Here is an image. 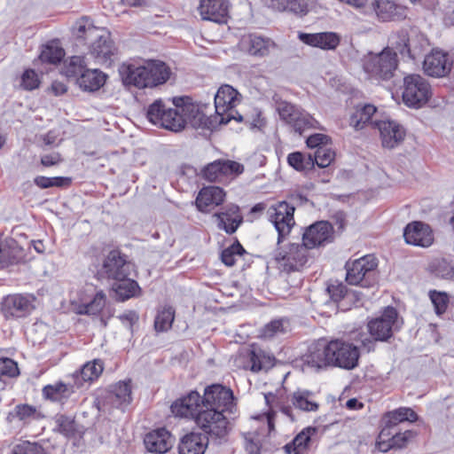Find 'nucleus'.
Wrapping results in <instances>:
<instances>
[{"instance_id":"obj_1","label":"nucleus","mask_w":454,"mask_h":454,"mask_svg":"<svg viewBox=\"0 0 454 454\" xmlns=\"http://www.w3.org/2000/svg\"><path fill=\"white\" fill-rule=\"evenodd\" d=\"M146 117L153 124L174 132L183 130L187 125L193 129L215 128L213 121L188 97L156 99L148 106Z\"/></svg>"},{"instance_id":"obj_2","label":"nucleus","mask_w":454,"mask_h":454,"mask_svg":"<svg viewBox=\"0 0 454 454\" xmlns=\"http://www.w3.org/2000/svg\"><path fill=\"white\" fill-rule=\"evenodd\" d=\"M122 80L139 89L153 88L165 83L170 77V68L162 61L149 60L142 66H122Z\"/></svg>"},{"instance_id":"obj_3","label":"nucleus","mask_w":454,"mask_h":454,"mask_svg":"<svg viewBox=\"0 0 454 454\" xmlns=\"http://www.w3.org/2000/svg\"><path fill=\"white\" fill-rule=\"evenodd\" d=\"M397 67V54L390 47H386L378 54L369 53L363 59L364 70L381 80L392 78Z\"/></svg>"},{"instance_id":"obj_4","label":"nucleus","mask_w":454,"mask_h":454,"mask_svg":"<svg viewBox=\"0 0 454 454\" xmlns=\"http://www.w3.org/2000/svg\"><path fill=\"white\" fill-rule=\"evenodd\" d=\"M230 415L218 410L202 408L196 416V424L211 437L222 439L228 434Z\"/></svg>"},{"instance_id":"obj_5","label":"nucleus","mask_w":454,"mask_h":454,"mask_svg":"<svg viewBox=\"0 0 454 454\" xmlns=\"http://www.w3.org/2000/svg\"><path fill=\"white\" fill-rule=\"evenodd\" d=\"M431 97V87L419 74H409L403 79V100L408 106L420 107Z\"/></svg>"},{"instance_id":"obj_6","label":"nucleus","mask_w":454,"mask_h":454,"mask_svg":"<svg viewBox=\"0 0 454 454\" xmlns=\"http://www.w3.org/2000/svg\"><path fill=\"white\" fill-rule=\"evenodd\" d=\"M274 260L282 271H299L308 261L307 249L302 244H289L276 250Z\"/></svg>"},{"instance_id":"obj_7","label":"nucleus","mask_w":454,"mask_h":454,"mask_svg":"<svg viewBox=\"0 0 454 454\" xmlns=\"http://www.w3.org/2000/svg\"><path fill=\"white\" fill-rule=\"evenodd\" d=\"M328 352L332 366L352 370L358 364L360 352L353 343L339 339L332 340L328 342Z\"/></svg>"},{"instance_id":"obj_8","label":"nucleus","mask_w":454,"mask_h":454,"mask_svg":"<svg viewBox=\"0 0 454 454\" xmlns=\"http://www.w3.org/2000/svg\"><path fill=\"white\" fill-rule=\"evenodd\" d=\"M202 408L218 410L228 415L237 410L232 391L222 385H212L205 389Z\"/></svg>"},{"instance_id":"obj_9","label":"nucleus","mask_w":454,"mask_h":454,"mask_svg":"<svg viewBox=\"0 0 454 454\" xmlns=\"http://www.w3.org/2000/svg\"><path fill=\"white\" fill-rule=\"evenodd\" d=\"M377 260L373 255L368 254L346 263V280L350 285H359L364 281V286L368 285V279L374 275L377 268Z\"/></svg>"},{"instance_id":"obj_10","label":"nucleus","mask_w":454,"mask_h":454,"mask_svg":"<svg viewBox=\"0 0 454 454\" xmlns=\"http://www.w3.org/2000/svg\"><path fill=\"white\" fill-rule=\"evenodd\" d=\"M277 109L281 120L293 127L300 135L307 129L315 128L317 123L309 114L290 103L281 102Z\"/></svg>"},{"instance_id":"obj_11","label":"nucleus","mask_w":454,"mask_h":454,"mask_svg":"<svg viewBox=\"0 0 454 454\" xmlns=\"http://www.w3.org/2000/svg\"><path fill=\"white\" fill-rule=\"evenodd\" d=\"M34 298L23 294H9L0 302V311L5 319L21 318L34 309Z\"/></svg>"},{"instance_id":"obj_12","label":"nucleus","mask_w":454,"mask_h":454,"mask_svg":"<svg viewBox=\"0 0 454 454\" xmlns=\"http://www.w3.org/2000/svg\"><path fill=\"white\" fill-rule=\"evenodd\" d=\"M270 221L274 224L278 231V244L287 236L294 225V207L282 201L272 206L268 210Z\"/></svg>"},{"instance_id":"obj_13","label":"nucleus","mask_w":454,"mask_h":454,"mask_svg":"<svg viewBox=\"0 0 454 454\" xmlns=\"http://www.w3.org/2000/svg\"><path fill=\"white\" fill-rule=\"evenodd\" d=\"M453 67L451 56L439 49H434L427 54L423 62V70L428 76L442 78L447 76Z\"/></svg>"},{"instance_id":"obj_14","label":"nucleus","mask_w":454,"mask_h":454,"mask_svg":"<svg viewBox=\"0 0 454 454\" xmlns=\"http://www.w3.org/2000/svg\"><path fill=\"white\" fill-rule=\"evenodd\" d=\"M239 92L230 85L221 86L215 96L216 116L215 121L219 124L228 123L232 115L229 113L235 106Z\"/></svg>"},{"instance_id":"obj_15","label":"nucleus","mask_w":454,"mask_h":454,"mask_svg":"<svg viewBox=\"0 0 454 454\" xmlns=\"http://www.w3.org/2000/svg\"><path fill=\"white\" fill-rule=\"evenodd\" d=\"M132 264L117 250L109 252L103 262L101 272L107 278L116 281L129 277Z\"/></svg>"},{"instance_id":"obj_16","label":"nucleus","mask_w":454,"mask_h":454,"mask_svg":"<svg viewBox=\"0 0 454 454\" xmlns=\"http://www.w3.org/2000/svg\"><path fill=\"white\" fill-rule=\"evenodd\" d=\"M243 171L244 166L237 161L218 160L207 164L201 170V175L209 182H217L231 175L238 176Z\"/></svg>"},{"instance_id":"obj_17","label":"nucleus","mask_w":454,"mask_h":454,"mask_svg":"<svg viewBox=\"0 0 454 454\" xmlns=\"http://www.w3.org/2000/svg\"><path fill=\"white\" fill-rule=\"evenodd\" d=\"M333 236V228L328 222H317L303 233L302 245L306 249H312L331 242Z\"/></svg>"},{"instance_id":"obj_18","label":"nucleus","mask_w":454,"mask_h":454,"mask_svg":"<svg viewBox=\"0 0 454 454\" xmlns=\"http://www.w3.org/2000/svg\"><path fill=\"white\" fill-rule=\"evenodd\" d=\"M397 312L392 307H387L381 317L368 323L370 334L375 340H387L391 337L393 327L396 322Z\"/></svg>"},{"instance_id":"obj_19","label":"nucleus","mask_w":454,"mask_h":454,"mask_svg":"<svg viewBox=\"0 0 454 454\" xmlns=\"http://www.w3.org/2000/svg\"><path fill=\"white\" fill-rule=\"evenodd\" d=\"M88 47L90 55L94 58L96 64L101 66H110L117 51L107 29L106 35L93 40Z\"/></svg>"},{"instance_id":"obj_20","label":"nucleus","mask_w":454,"mask_h":454,"mask_svg":"<svg viewBox=\"0 0 454 454\" xmlns=\"http://www.w3.org/2000/svg\"><path fill=\"white\" fill-rule=\"evenodd\" d=\"M403 237L410 245L428 247L434 242V234L428 224L415 221L404 228Z\"/></svg>"},{"instance_id":"obj_21","label":"nucleus","mask_w":454,"mask_h":454,"mask_svg":"<svg viewBox=\"0 0 454 454\" xmlns=\"http://www.w3.org/2000/svg\"><path fill=\"white\" fill-rule=\"evenodd\" d=\"M371 7L380 21L398 20L406 17V8L395 0H373Z\"/></svg>"},{"instance_id":"obj_22","label":"nucleus","mask_w":454,"mask_h":454,"mask_svg":"<svg viewBox=\"0 0 454 454\" xmlns=\"http://www.w3.org/2000/svg\"><path fill=\"white\" fill-rule=\"evenodd\" d=\"M375 127L379 129L382 145L392 149L399 145L405 137V130L397 122L385 120L375 121Z\"/></svg>"},{"instance_id":"obj_23","label":"nucleus","mask_w":454,"mask_h":454,"mask_svg":"<svg viewBox=\"0 0 454 454\" xmlns=\"http://www.w3.org/2000/svg\"><path fill=\"white\" fill-rule=\"evenodd\" d=\"M72 33L76 40L88 45L93 40L101 39L102 36L106 35V29L96 27L88 17H82L74 24Z\"/></svg>"},{"instance_id":"obj_24","label":"nucleus","mask_w":454,"mask_h":454,"mask_svg":"<svg viewBox=\"0 0 454 454\" xmlns=\"http://www.w3.org/2000/svg\"><path fill=\"white\" fill-rule=\"evenodd\" d=\"M201 18L215 23H225L229 12L227 0H201L199 6Z\"/></svg>"},{"instance_id":"obj_25","label":"nucleus","mask_w":454,"mask_h":454,"mask_svg":"<svg viewBox=\"0 0 454 454\" xmlns=\"http://www.w3.org/2000/svg\"><path fill=\"white\" fill-rule=\"evenodd\" d=\"M298 38L307 45L324 51L335 50L340 43V36L334 32L299 33Z\"/></svg>"},{"instance_id":"obj_26","label":"nucleus","mask_w":454,"mask_h":454,"mask_svg":"<svg viewBox=\"0 0 454 454\" xmlns=\"http://www.w3.org/2000/svg\"><path fill=\"white\" fill-rule=\"evenodd\" d=\"M225 196L223 189L218 186H207L200 191L196 198V206L200 212H210L224 201Z\"/></svg>"},{"instance_id":"obj_27","label":"nucleus","mask_w":454,"mask_h":454,"mask_svg":"<svg viewBox=\"0 0 454 454\" xmlns=\"http://www.w3.org/2000/svg\"><path fill=\"white\" fill-rule=\"evenodd\" d=\"M144 442L150 452L162 454L172 448L174 438L168 430L160 428L148 433Z\"/></svg>"},{"instance_id":"obj_28","label":"nucleus","mask_w":454,"mask_h":454,"mask_svg":"<svg viewBox=\"0 0 454 454\" xmlns=\"http://www.w3.org/2000/svg\"><path fill=\"white\" fill-rule=\"evenodd\" d=\"M202 409V402L200 403V395L196 391L190 392L185 397L176 401L171 405V410L174 414L180 417L194 418L200 410Z\"/></svg>"},{"instance_id":"obj_29","label":"nucleus","mask_w":454,"mask_h":454,"mask_svg":"<svg viewBox=\"0 0 454 454\" xmlns=\"http://www.w3.org/2000/svg\"><path fill=\"white\" fill-rule=\"evenodd\" d=\"M24 255L23 248L15 239L12 238L0 239V267L17 264L23 260Z\"/></svg>"},{"instance_id":"obj_30","label":"nucleus","mask_w":454,"mask_h":454,"mask_svg":"<svg viewBox=\"0 0 454 454\" xmlns=\"http://www.w3.org/2000/svg\"><path fill=\"white\" fill-rule=\"evenodd\" d=\"M239 207L236 205H229L224 211L215 213L214 217L217 220L219 229L227 233H234L242 222V216L239 214Z\"/></svg>"},{"instance_id":"obj_31","label":"nucleus","mask_w":454,"mask_h":454,"mask_svg":"<svg viewBox=\"0 0 454 454\" xmlns=\"http://www.w3.org/2000/svg\"><path fill=\"white\" fill-rule=\"evenodd\" d=\"M207 446V438L200 433L185 434L178 444L179 454H204Z\"/></svg>"},{"instance_id":"obj_32","label":"nucleus","mask_w":454,"mask_h":454,"mask_svg":"<svg viewBox=\"0 0 454 454\" xmlns=\"http://www.w3.org/2000/svg\"><path fill=\"white\" fill-rule=\"evenodd\" d=\"M112 288L114 292L116 300L120 301H124L134 297H139L142 294V289L138 283L129 277L114 281Z\"/></svg>"},{"instance_id":"obj_33","label":"nucleus","mask_w":454,"mask_h":454,"mask_svg":"<svg viewBox=\"0 0 454 454\" xmlns=\"http://www.w3.org/2000/svg\"><path fill=\"white\" fill-rule=\"evenodd\" d=\"M106 80V74L102 71L97 68H88L77 78V83L82 90L93 92L99 90L105 84Z\"/></svg>"},{"instance_id":"obj_34","label":"nucleus","mask_w":454,"mask_h":454,"mask_svg":"<svg viewBox=\"0 0 454 454\" xmlns=\"http://www.w3.org/2000/svg\"><path fill=\"white\" fill-rule=\"evenodd\" d=\"M108 399L116 408L129 405L132 401L130 380L120 381L112 386Z\"/></svg>"},{"instance_id":"obj_35","label":"nucleus","mask_w":454,"mask_h":454,"mask_svg":"<svg viewBox=\"0 0 454 454\" xmlns=\"http://www.w3.org/2000/svg\"><path fill=\"white\" fill-rule=\"evenodd\" d=\"M271 46H273V43L270 39L256 35H249L241 41L242 49L254 56L262 57L267 55Z\"/></svg>"},{"instance_id":"obj_36","label":"nucleus","mask_w":454,"mask_h":454,"mask_svg":"<svg viewBox=\"0 0 454 454\" xmlns=\"http://www.w3.org/2000/svg\"><path fill=\"white\" fill-rule=\"evenodd\" d=\"M376 113V107L373 105H364L357 106L349 119V124L355 129H364L366 124L375 126V122H371L372 115Z\"/></svg>"},{"instance_id":"obj_37","label":"nucleus","mask_w":454,"mask_h":454,"mask_svg":"<svg viewBox=\"0 0 454 454\" xmlns=\"http://www.w3.org/2000/svg\"><path fill=\"white\" fill-rule=\"evenodd\" d=\"M328 343L326 345L317 344L311 348L306 357V363L311 367L320 369L332 365L331 356L328 354Z\"/></svg>"},{"instance_id":"obj_38","label":"nucleus","mask_w":454,"mask_h":454,"mask_svg":"<svg viewBox=\"0 0 454 454\" xmlns=\"http://www.w3.org/2000/svg\"><path fill=\"white\" fill-rule=\"evenodd\" d=\"M294 407L303 411H317L319 404L315 401L312 392L305 389H298L292 395Z\"/></svg>"},{"instance_id":"obj_39","label":"nucleus","mask_w":454,"mask_h":454,"mask_svg":"<svg viewBox=\"0 0 454 454\" xmlns=\"http://www.w3.org/2000/svg\"><path fill=\"white\" fill-rule=\"evenodd\" d=\"M65 55L63 48L58 41H51L42 47L39 55L40 61L56 65L59 63Z\"/></svg>"},{"instance_id":"obj_40","label":"nucleus","mask_w":454,"mask_h":454,"mask_svg":"<svg viewBox=\"0 0 454 454\" xmlns=\"http://www.w3.org/2000/svg\"><path fill=\"white\" fill-rule=\"evenodd\" d=\"M175 318V309L168 306L159 310L154 320V328L157 332H166L171 328Z\"/></svg>"},{"instance_id":"obj_41","label":"nucleus","mask_w":454,"mask_h":454,"mask_svg":"<svg viewBox=\"0 0 454 454\" xmlns=\"http://www.w3.org/2000/svg\"><path fill=\"white\" fill-rule=\"evenodd\" d=\"M310 428L301 432L291 443L285 446L286 452L287 454H302L310 442Z\"/></svg>"},{"instance_id":"obj_42","label":"nucleus","mask_w":454,"mask_h":454,"mask_svg":"<svg viewBox=\"0 0 454 454\" xmlns=\"http://www.w3.org/2000/svg\"><path fill=\"white\" fill-rule=\"evenodd\" d=\"M287 161L290 166L298 171L309 170L314 167L312 155H305L299 152L290 153L287 157Z\"/></svg>"},{"instance_id":"obj_43","label":"nucleus","mask_w":454,"mask_h":454,"mask_svg":"<svg viewBox=\"0 0 454 454\" xmlns=\"http://www.w3.org/2000/svg\"><path fill=\"white\" fill-rule=\"evenodd\" d=\"M103 370V362L100 359H94L82 366L80 375L84 381H92L99 377Z\"/></svg>"},{"instance_id":"obj_44","label":"nucleus","mask_w":454,"mask_h":454,"mask_svg":"<svg viewBox=\"0 0 454 454\" xmlns=\"http://www.w3.org/2000/svg\"><path fill=\"white\" fill-rule=\"evenodd\" d=\"M430 270L435 276L444 279H454V266L444 259H436L430 263Z\"/></svg>"},{"instance_id":"obj_45","label":"nucleus","mask_w":454,"mask_h":454,"mask_svg":"<svg viewBox=\"0 0 454 454\" xmlns=\"http://www.w3.org/2000/svg\"><path fill=\"white\" fill-rule=\"evenodd\" d=\"M87 69L84 57L73 56L66 66V74L68 77H80Z\"/></svg>"},{"instance_id":"obj_46","label":"nucleus","mask_w":454,"mask_h":454,"mask_svg":"<svg viewBox=\"0 0 454 454\" xmlns=\"http://www.w3.org/2000/svg\"><path fill=\"white\" fill-rule=\"evenodd\" d=\"M334 152L326 146H320L317 149L312 158L314 160V165L317 164L319 168L328 167L334 160Z\"/></svg>"},{"instance_id":"obj_47","label":"nucleus","mask_w":454,"mask_h":454,"mask_svg":"<svg viewBox=\"0 0 454 454\" xmlns=\"http://www.w3.org/2000/svg\"><path fill=\"white\" fill-rule=\"evenodd\" d=\"M389 46L392 51H398L401 54L406 53L410 39L405 31H399L390 35Z\"/></svg>"},{"instance_id":"obj_48","label":"nucleus","mask_w":454,"mask_h":454,"mask_svg":"<svg viewBox=\"0 0 454 454\" xmlns=\"http://www.w3.org/2000/svg\"><path fill=\"white\" fill-rule=\"evenodd\" d=\"M389 422L397 424L403 421L417 420V414L410 408H399L388 413Z\"/></svg>"},{"instance_id":"obj_49","label":"nucleus","mask_w":454,"mask_h":454,"mask_svg":"<svg viewBox=\"0 0 454 454\" xmlns=\"http://www.w3.org/2000/svg\"><path fill=\"white\" fill-rule=\"evenodd\" d=\"M12 454H46V451L39 443L25 441L13 447Z\"/></svg>"},{"instance_id":"obj_50","label":"nucleus","mask_w":454,"mask_h":454,"mask_svg":"<svg viewBox=\"0 0 454 454\" xmlns=\"http://www.w3.org/2000/svg\"><path fill=\"white\" fill-rule=\"evenodd\" d=\"M67 392V387L63 383L48 385L43 389L44 396L51 401H61L64 397H66Z\"/></svg>"},{"instance_id":"obj_51","label":"nucleus","mask_w":454,"mask_h":454,"mask_svg":"<svg viewBox=\"0 0 454 454\" xmlns=\"http://www.w3.org/2000/svg\"><path fill=\"white\" fill-rule=\"evenodd\" d=\"M20 373L18 364L11 358H0V380L13 378Z\"/></svg>"},{"instance_id":"obj_52","label":"nucleus","mask_w":454,"mask_h":454,"mask_svg":"<svg viewBox=\"0 0 454 454\" xmlns=\"http://www.w3.org/2000/svg\"><path fill=\"white\" fill-rule=\"evenodd\" d=\"M429 296L434 304L435 313L442 315L447 309L449 304V297L446 293L431 291Z\"/></svg>"},{"instance_id":"obj_53","label":"nucleus","mask_w":454,"mask_h":454,"mask_svg":"<svg viewBox=\"0 0 454 454\" xmlns=\"http://www.w3.org/2000/svg\"><path fill=\"white\" fill-rule=\"evenodd\" d=\"M34 183L42 189H46L53 186L60 187L70 183L69 178L64 177H46V176H36L34 179Z\"/></svg>"},{"instance_id":"obj_54","label":"nucleus","mask_w":454,"mask_h":454,"mask_svg":"<svg viewBox=\"0 0 454 454\" xmlns=\"http://www.w3.org/2000/svg\"><path fill=\"white\" fill-rule=\"evenodd\" d=\"M243 253H245V249L239 243L232 244L222 252V261L225 265L232 266L235 263V257Z\"/></svg>"},{"instance_id":"obj_55","label":"nucleus","mask_w":454,"mask_h":454,"mask_svg":"<svg viewBox=\"0 0 454 454\" xmlns=\"http://www.w3.org/2000/svg\"><path fill=\"white\" fill-rule=\"evenodd\" d=\"M283 333H285L284 321L282 319L273 320L264 326L262 330L261 336L269 339Z\"/></svg>"},{"instance_id":"obj_56","label":"nucleus","mask_w":454,"mask_h":454,"mask_svg":"<svg viewBox=\"0 0 454 454\" xmlns=\"http://www.w3.org/2000/svg\"><path fill=\"white\" fill-rule=\"evenodd\" d=\"M264 398H265L266 403L269 405L270 409L271 410V413H274V409L277 408L279 411H281L285 415L289 417L292 420H294V417L291 413V411H292L291 407L282 405L278 402L276 395H274L273 393H268V394H265Z\"/></svg>"},{"instance_id":"obj_57","label":"nucleus","mask_w":454,"mask_h":454,"mask_svg":"<svg viewBox=\"0 0 454 454\" xmlns=\"http://www.w3.org/2000/svg\"><path fill=\"white\" fill-rule=\"evenodd\" d=\"M106 304V295L99 292L93 300L85 305V313L95 315L102 310Z\"/></svg>"},{"instance_id":"obj_58","label":"nucleus","mask_w":454,"mask_h":454,"mask_svg":"<svg viewBox=\"0 0 454 454\" xmlns=\"http://www.w3.org/2000/svg\"><path fill=\"white\" fill-rule=\"evenodd\" d=\"M309 10V0H289L287 11L299 16H305Z\"/></svg>"},{"instance_id":"obj_59","label":"nucleus","mask_w":454,"mask_h":454,"mask_svg":"<svg viewBox=\"0 0 454 454\" xmlns=\"http://www.w3.org/2000/svg\"><path fill=\"white\" fill-rule=\"evenodd\" d=\"M40 82L34 70H27L21 77V85L25 90H34L38 87Z\"/></svg>"},{"instance_id":"obj_60","label":"nucleus","mask_w":454,"mask_h":454,"mask_svg":"<svg viewBox=\"0 0 454 454\" xmlns=\"http://www.w3.org/2000/svg\"><path fill=\"white\" fill-rule=\"evenodd\" d=\"M327 292L331 297V299L338 302L340 301L346 294V286L341 283L331 284L327 287Z\"/></svg>"},{"instance_id":"obj_61","label":"nucleus","mask_w":454,"mask_h":454,"mask_svg":"<svg viewBox=\"0 0 454 454\" xmlns=\"http://www.w3.org/2000/svg\"><path fill=\"white\" fill-rule=\"evenodd\" d=\"M35 412V409L27 404L18 405L15 408L14 415L20 420H25L30 417H32Z\"/></svg>"},{"instance_id":"obj_62","label":"nucleus","mask_w":454,"mask_h":454,"mask_svg":"<svg viewBox=\"0 0 454 454\" xmlns=\"http://www.w3.org/2000/svg\"><path fill=\"white\" fill-rule=\"evenodd\" d=\"M329 138L324 134H314L307 138V145L310 148L320 147L325 145Z\"/></svg>"},{"instance_id":"obj_63","label":"nucleus","mask_w":454,"mask_h":454,"mask_svg":"<svg viewBox=\"0 0 454 454\" xmlns=\"http://www.w3.org/2000/svg\"><path fill=\"white\" fill-rule=\"evenodd\" d=\"M411 436L412 433L411 431H405L404 433L395 434L390 440L395 448L401 449L406 445Z\"/></svg>"},{"instance_id":"obj_64","label":"nucleus","mask_w":454,"mask_h":454,"mask_svg":"<svg viewBox=\"0 0 454 454\" xmlns=\"http://www.w3.org/2000/svg\"><path fill=\"white\" fill-rule=\"evenodd\" d=\"M61 161L60 155L58 153L43 155L41 158V163L45 167H51Z\"/></svg>"}]
</instances>
